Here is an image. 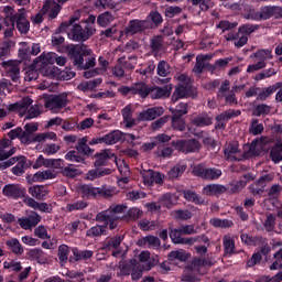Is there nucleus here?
<instances>
[{
    "mask_svg": "<svg viewBox=\"0 0 282 282\" xmlns=\"http://www.w3.org/2000/svg\"><path fill=\"white\" fill-rule=\"evenodd\" d=\"M15 165L12 167L11 171L13 175L20 177V175H23V173H25V169H28V159L25 156H15Z\"/></svg>",
    "mask_w": 282,
    "mask_h": 282,
    "instance_id": "b1692460",
    "label": "nucleus"
},
{
    "mask_svg": "<svg viewBox=\"0 0 282 282\" xmlns=\"http://www.w3.org/2000/svg\"><path fill=\"white\" fill-rule=\"evenodd\" d=\"M132 94H138L141 96V98H147V96L150 94L149 86L147 84H137L132 87Z\"/></svg>",
    "mask_w": 282,
    "mask_h": 282,
    "instance_id": "de8ad7c7",
    "label": "nucleus"
},
{
    "mask_svg": "<svg viewBox=\"0 0 282 282\" xmlns=\"http://www.w3.org/2000/svg\"><path fill=\"white\" fill-rule=\"evenodd\" d=\"M74 257L76 261H87V259H91L94 257V251L91 250H74Z\"/></svg>",
    "mask_w": 282,
    "mask_h": 282,
    "instance_id": "5fc2aeb1",
    "label": "nucleus"
},
{
    "mask_svg": "<svg viewBox=\"0 0 282 282\" xmlns=\"http://www.w3.org/2000/svg\"><path fill=\"white\" fill-rule=\"evenodd\" d=\"M42 10L44 14H47L48 19H56L62 7L56 2V0H46Z\"/></svg>",
    "mask_w": 282,
    "mask_h": 282,
    "instance_id": "a211bd4d",
    "label": "nucleus"
},
{
    "mask_svg": "<svg viewBox=\"0 0 282 282\" xmlns=\"http://www.w3.org/2000/svg\"><path fill=\"white\" fill-rule=\"evenodd\" d=\"M127 210L124 205H111L107 210L100 212L96 215V221L104 225H97L87 230V237H101L107 235V226L109 230H116L122 220V213Z\"/></svg>",
    "mask_w": 282,
    "mask_h": 282,
    "instance_id": "f257e3e1",
    "label": "nucleus"
},
{
    "mask_svg": "<svg viewBox=\"0 0 282 282\" xmlns=\"http://www.w3.org/2000/svg\"><path fill=\"white\" fill-rule=\"evenodd\" d=\"M59 151L61 145L56 143H46L42 149V153H44V155H56Z\"/></svg>",
    "mask_w": 282,
    "mask_h": 282,
    "instance_id": "603ef678",
    "label": "nucleus"
},
{
    "mask_svg": "<svg viewBox=\"0 0 282 282\" xmlns=\"http://www.w3.org/2000/svg\"><path fill=\"white\" fill-rule=\"evenodd\" d=\"M158 74L163 78H166V76L171 74V66L169 65V63L164 61L160 62L158 65Z\"/></svg>",
    "mask_w": 282,
    "mask_h": 282,
    "instance_id": "4d7b16f0",
    "label": "nucleus"
},
{
    "mask_svg": "<svg viewBox=\"0 0 282 282\" xmlns=\"http://www.w3.org/2000/svg\"><path fill=\"white\" fill-rule=\"evenodd\" d=\"M30 259L37 261L39 263H45L47 261V254L39 248L31 249L29 251Z\"/></svg>",
    "mask_w": 282,
    "mask_h": 282,
    "instance_id": "72a5a7b5",
    "label": "nucleus"
},
{
    "mask_svg": "<svg viewBox=\"0 0 282 282\" xmlns=\"http://www.w3.org/2000/svg\"><path fill=\"white\" fill-rule=\"evenodd\" d=\"M176 148L183 153H195L196 151H199V149H202V144L195 139L187 141L182 140L176 143Z\"/></svg>",
    "mask_w": 282,
    "mask_h": 282,
    "instance_id": "dca6fc26",
    "label": "nucleus"
},
{
    "mask_svg": "<svg viewBox=\"0 0 282 282\" xmlns=\"http://www.w3.org/2000/svg\"><path fill=\"white\" fill-rule=\"evenodd\" d=\"M37 61L42 63V65H54L56 63V53H44L37 57Z\"/></svg>",
    "mask_w": 282,
    "mask_h": 282,
    "instance_id": "8fccbe9b",
    "label": "nucleus"
},
{
    "mask_svg": "<svg viewBox=\"0 0 282 282\" xmlns=\"http://www.w3.org/2000/svg\"><path fill=\"white\" fill-rule=\"evenodd\" d=\"M112 22H113V15H111V13L109 12H105L100 14L97 19V23L101 28H107V25H109V23H112Z\"/></svg>",
    "mask_w": 282,
    "mask_h": 282,
    "instance_id": "6e6d98bb",
    "label": "nucleus"
},
{
    "mask_svg": "<svg viewBox=\"0 0 282 282\" xmlns=\"http://www.w3.org/2000/svg\"><path fill=\"white\" fill-rule=\"evenodd\" d=\"M138 246H145L148 248H158L160 246V239L153 236H147L138 241Z\"/></svg>",
    "mask_w": 282,
    "mask_h": 282,
    "instance_id": "e433bc0d",
    "label": "nucleus"
},
{
    "mask_svg": "<svg viewBox=\"0 0 282 282\" xmlns=\"http://www.w3.org/2000/svg\"><path fill=\"white\" fill-rule=\"evenodd\" d=\"M105 144H116L122 140V132L120 130L111 131L104 135Z\"/></svg>",
    "mask_w": 282,
    "mask_h": 282,
    "instance_id": "c9c22d12",
    "label": "nucleus"
},
{
    "mask_svg": "<svg viewBox=\"0 0 282 282\" xmlns=\"http://www.w3.org/2000/svg\"><path fill=\"white\" fill-rule=\"evenodd\" d=\"M203 193L204 195H221L223 193H226V186L217 184L206 185L203 188Z\"/></svg>",
    "mask_w": 282,
    "mask_h": 282,
    "instance_id": "c756f323",
    "label": "nucleus"
},
{
    "mask_svg": "<svg viewBox=\"0 0 282 282\" xmlns=\"http://www.w3.org/2000/svg\"><path fill=\"white\" fill-rule=\"evenodd\" d=\"M210 55H197L196 57V65L194 66V74H202L204 72V67L208 65V59Z\"/></svg>",
    "mask_w": 282,
    "mask_h": 282,
    "instance_id": "7c9ffc66",
    "label": "nucleus"
},
{
    "mask_svg": "<svg viewBox=\"0 0 282 282\" xmlns=\"http://www.w3.org/2000/svg\"><path fill=\"white\" fill-rule=\"evenodd\" d=\"M274 259L275 261L270 265V270H279V268H282V249L274 254Z\"/></svg>",
    "mask_w": 282,
    "mask_h": 282,
    "instance_id": "774afa93",
    "label": "nucleus"
},
{
    "mask_svg": "<svg viewBox=\"0 0 282 282\" xmlns=\"http://www.w3.org/2000/svg\"><path fill=\"white\" fill-rule=\"evenodd\" d=\"M2 67L7 73V76H9V78H11L13 83H17V80H19V77L21 75V68H19V62L17 61L3 62Z\"/></svg>",
    "mask_w": 282,
    "mask_h": 282,
    "instance_id": "ddd939ff",
    "label": "nucleus"
},
{
    "mask_svg": "<svg viewBox=\"0 0 282 282\" xmlns=\"http://www.w3.org/2000/svg\"><path fill=\"white\" fill-rule=\"evenodd\" d=\"M184 171H186V166L184 164H176L169 172V177L171 180H177V177H180L184 174Z\"/></svg>",
    "mask_w": 282,
    "mask_h": 282,
    "instance_id": "3c124183",
    "label": "nucleus"
},
{
    "mask_svg": "<svg viewBox=\"0 0 282 282\" xmlns=\"http://www.w3.org/2000/svg\"><path fill=\"white\" fill-rule=\"evenodd\" d=\"M74 21L76 20L72 18L68 22H63L58 28L59 32H66L70 41H87L96 34V29L91 26L83 29L79 24H74Z\"/></svg>",
    "mask_w": 282,
    "mask_h": 282,
    "instance_id": "f03ea898",
    "label": "nucleus"
},
{
    "mask_svg": "<svg viewBox=\"0 0 282 282\" xmlns=\"http://www.w3.org/2000/svg\"><path fill=\"white\" fill-rule=\"evenodd\" d=\"M182 195L186 202H193L194 204H198L199 206L206 204V202L197 195V193L191 191V189H183Z\"/></svg>",
    "mask_w": 282,
    "mask_h": 282,
    "instance_id": "393cba45",
    "label": "nucleus"
},
{
    "mask_svg": "<svg viewBox=\"0 0 282 282\" xmlns=\"http://www.w3.org/2000/svg\"><path fill=\"white\" fill-rule=\"evenodd\" d=\"M172 127L176 131H184L186 129V122L181 117H172Z\"/></svg>",
    "mask_w": 282,
    "mask_h": 282,
    "instance_id": "e2e57ef3",
    "label": "nucleus"
},
{
    "mask_svg": "<svg viewBox=\"0 0 282 282\" xmlns=\"http://www.w3.org/2000/svg\"><path fill=\"white\" fill-rule=\"evenodd\" d=\"M209 224L214 226V228H232L234 226L232 220L219 218H212Z\"/></svg>",
    "mask_w": 282,
    "mask_h": 282,
    "instance_id": "c03bdc74",
    "label": "nucleus"
},
{
    "mask_svg": "<svg viewBox=\"0 0 282 282\" xmlns=\"http://www.w3.org/2000/svg\"><path fill=\"white\" fill-rule=\"evenodd\" d=\"M280 11L279 7H263L259 11L258 21H268V19H272V17L279 19Z\"/></svg>",
    "mask_w": 282,
    "mask_h": 282,
    "instance_id": "412c9836",
    "label": "nucleus"
},
{
    "mask_svg": "<svg viewBox=\"0 0 282 282\" xmlns=\"http://www.w3.org/2000/svg\"><path fill=\"white\" fill-rule=\"evenodd\" d=\"M18 224L23 230H32L37 224H41V215L32 212L29 217L19 218Z\"/></svg>",
    "mask_w": 282,
    "mask_h": 282,
    "instance_id": "f8f14e48",
    "label": "nucleus"
},
{
    "mask_svg": "<svg viewBox=\"0 0 282 282\" xmlns=\"http://www.w3.org/2000/svg\"><path fill=\"white\" fill-rule=\"evenodd\" d=\"M265 144H268V138H260L251 142L250 145L245 147L247 158L250 155H259L261 151H265Z\"/></svg>",
    "mask_w": 282,
    "mask_h": 282,
    "instance_id": "9b49d317",
    "label": "nucleus"
},
{
    "mask_svg": "<svg viewBox=\"0 0 282 282\" xmlns=\"http://www.w3.org/2000/svg\"><path fill=\"white\" fill-rule=\"evenodd\" d=\"M270 158L272 162H274V164H279V162H282V141H278L272 148Z\"/></svg>",
    "mask_w": 282,
    "mask_h": 282,
    "instance_id": "2f4dec72",
    "label": "nucleus"
},
{
    "mask_svg": "<svg viewBox=\"0 0 282 282\" xmlns=\"http://www.w3.org/2000/svg\"><path fill=\"white\" fill-rule=\"evenodd\" d=\"M29 193L34 197V199L43 200L47 197L50 191H47V187L43 185H34L29 187Z\"/></svg>",
    "mask_w": 282,
    "mask_h": 282,
    "instance_id": "5701e85b",
    "label": "nucleus"
},
{
    "mask_svg": "<svg viewBox=\"0 0 282 282\" xmlns=\"http://www.w3.org/2000/svg\"><path fill=\"white\" fill-rule=\"evenodd\" d=\"M14 23L21 34H28L30 32V21L25 18V9H20L14 17Z\"/></svg>",
    "mask_w": 282,
    "mask_h": 282,
    "instance_id": "2eb2a0df",
    "label": "nucleus"
},
{
    "mask_svg": "<svg viewBox=\"0 0 282 282\" xmlns=\"http://www.w3.org/2000/svg\"><path fill=\"white\" fill-rule=\"evenodd\" d=\"M279 87H281V83H276L273 86H269L264 89H262L257 97V100H268V98H270L271 95L274 94V91H276V89H279Z\"/></svg>",
    "mask_w": 282,
    "mask_h": 282,
    "instance_id": "473e14b6",
    "label": "nucleus"
},
{
    "mask_svg": "<svg viewBox=\"0 0 282 282\" xmlns=\"http://www.w3.org/2000/svg\"><path fill=\"white\" fill-rule=\"evenodd\" d=\"M113 158V153L109 150H104L97 154V160L95 161V166H104L107 160H111Z\"/></svg>",
    "mask_w": 282,
    "mask_h": 282,
    "instance_id": "a19ab883",
    "label": "nucleus"
},
{
    "mask_svg": "<svg viewBox=\"0 0 282 282\" xmlns=\"http://www.w3.org/2000/svg\"><path fill=\"white\" fill-rule=\"evenodd\" d=\"M160 116H164V108L163 107H152L145 110H142L137 120L139 122H149L151 120H155V118H160Z\"/></svg>",
    "mask_w": 282,
    "mask_h": 282,
    "instance_id": "9d476101",
    "label": "nucleus"
},
{
    "mask_svg": "<svg viewBox=\"0 0 282 282\" xmlns=\"http://www.w3.org/2000/svg\"><path fill=\"white\" fill-rule=\"evenodd\" d=\"M102 83V78H96L89 82H83L80 84L82 89H96L98 87V85H100Z\"/></svg>",
    "mask_w": 282,
    "mask_h": 282,
    "instance_id": "680f3d73",
    "label": "nucleus"
},
{
    "mask_svg": "<svg viewBox=\"0 0 282 282\" xmlns=\"http://www.w3.org/2000/svg\"><path fill=\"white\" fill-rule=\"evenodd\" d=\"M122 236H115L105 242L102 246V250L109 252V250H118L120 248V243H122Z\"/></svg>",
    "mask_w": 282,
    "mask_h": 282,
    "instance_id": "c85d7f7f",
    "label": "nucleus"
},
{
    "mask_svg": "<svg viewBox=\"0 0 282 282\" xmlns=\"http://www.w3.org/2000/svg\"><path fill=\"white\" fill-rule=\"evenodd\" d=\"M147 21L148 23L151 21L153 25H160V23H162V14H160L158 11H151L147 18Z\"/></svg>",
    "mask_w": 282,
    "mask_h": 282,
    "instance_id": "0e129e2a",
    "label": "nucleus"
},
{
    "mask_svg": "<svg viewBox=\"0 0 282 282\" xmlns=\"http://www.w3.org/2000/svg\"><path fill=\"white\" fill-rule=\"evenodd\" d=\"M121 116L123 118V123L126 127L128 128L135 127L137 120L133 119V107H131V105L126 106L121 110Z\"/></svg>",
    "mask_w": 282,
    "mask_h": 282,
    "instance_id": "4be33fe9",
    "label": "nucleus"
},
{
    "mask_svg": "<svg viewBox=\"0 0 282 282\" xmlns=\"http://www.w3.org/2000/svg\"><path fill=\"white\" fill-rule=\"evenodd\" d=\"M192 96H197V89L193 85L178 84L172 95V101L177 102L181 98H191Z\"/></svg>",
    "mask_w": 282,
    "mask_h": 282,
    "instance_id": "423d86ee",
    "label": "nucleus"
},
{
    "mask_svg": "<svg viewBox=\"0 0 282 282\" xmlns=\"http://www.w3.org/2000/svg\"><path fill=\"white\" fill-rule=\"evenodd\" d=\"M172 117L182 118V116H186L188 113V104H178L176 108H170Z\"/></svg>",
    "mask_w": 282,
    "mask_h": 282,
    "instance_id": "37998d69",
    "label": "nucleus"
},
{
    "mask_svg": "<svg viewBox=\"0 0 282 282\" xmlns=\"http://www.w3.org/2000/svg\"><path fill=\"white\" fill-rule=\"evenodd\" d=\"M188 253L184 250H175L169 253V261H186Z\"/></svg>",
    "mask_w": 282,
    "mask_h": 282,
    "instance_id": "49530a36",
    "label": "nucleus"
},
{
    "mask_svg": "<svg viewBox=\"0 0 282 282\" xmlns=\"http://www.w3.org/2000/svg\"><path fill=\"white\" fill-rule=\"evenodd\" d=\"M159 204L161 206H164L165 208H171V206H174V204H177V197L173 194H164L160 199Z\"/></svg>",
    "mask_w": 282,
    "mask_h": 282,
    "instance_id": "ea45409f",
    "label": "nucleus"
},
{
    "mask_svg": "<svg viewBox=\"0 0 282 282\" xmlns=\"http://www.w3.org/2000/svg\"><path fill=\"white\" fill-rule=\"evenodd\" d=\"M2 193L6 195V197H12L13 199H19V197H26L25 188L17 184L6 185L2 189Z\"/></svg>",
    "mask_w": 282,
    "mask_h": 282,
    "instance_id": "f3484780",
    "label": "nucleus"
},
{
    "mask_svg": "<svg viewBox=\"0 0 282 282\" xmlns=\"http://www.w3.org/2000/svg\"><path fill=\"white\" fill-rule=\"evenodd\" d=\"M11 111H15V109H28V118L32 120L33 118H39L40 113H43L41 106L35 104L32 106V100L30 98H23L22 101L18 104H13L9 106Z\"/></svg>",
    "mask_w": 282,
    "mask_h": 282,
    "instance_id": "20e7f679",
    "label": "nucleus"
},
{
    "mask_svg": "<svg viewBox=\"0 0 282 282\" xmlns=\"http://www.w3.org/2000/svg\"><path fill=\"white\" fill-rule=\"evenodd\" d=\"M58 259L62 263H65L69 259V247L61 245L58 247Z\"/></svg>",
    "mask_w": 282,
    "mask_h": 282,
    "instance_id": "052dcab7",
    "label": "nucleus"
},
{
    "mask_svg": "<svg viewBox=\"0 0 282 282\" xmlns=\"http://www.w3.org/2000/svg\"><path fill=\"white\" fill-rule=\"evenodd\" d=\"M192 124H195L196 127H208L209 124H213V119L208 116L198 115L192 119Z\"/></svg>",
    "mask_w": 282,
    "mask_h": 282,
    "instance_id": "79ce46f5",
    "label": "nucleus"
},
{
    "mask_svg": "<svg viewBox=\"0 0 282 282\" xmlns=\"http://www.w3.org/2000/svg\"><path fill=\"white\" fill-rule=\"evenodd\" d=\"M45 107L53 113H61V109H65V107H67V95L61 94L48 98L45 101Z\"/></svg>",
    "mask_w": 282,
    "mask_h": 282,
    "instance_id": "39448f33",
    "label": "nucleus"
},
{
    "mask_svg": "<svg viewBox=\"0 0 282 282\" xmlns=\"http://www.w3.org/2000/svg\"><path fill=\"white\" fill-rule=\"evenodd\" d=\"M56 174L52 170L39 171L32 176V182H45L47 180H54Z\"/></svg>",
    "mask_w": 282,
    "mask_h": 282,
    "instance_id": "a878e982",
    "label": "nucleus"
},
{
    "mask_svg": "<svg viewBox=\"0 0 282 282\" xmlns=\"http://www.w3.org/2000/svg\"><path fill=\"white\" fill-rule=\"evenodd\" d=\"M74 64L79 69H89L96 65V57L91 55V50L85 44H79L73 48Z\"/></svg>",
    "mask_w": 282,
    "mask_h": 282,
    "instance_id": "7ed1b4c3",
    "label": "nucleus"
},
{
    "mask_svg": "<svg viewBox=\"0 0 282 282\" xmlns=\"http://www.w3.org/2000/svg\"><path fill=\"white\" fill-rule=\"evenodd\" d=\"M105 175H111V170L109 169H95L89 170L86 174V180L94 182V180H98V177H105Z\"/></svg>",
    "mask_w": 282,
    "mask_h": 282,
    "instance_id": "bb28decb",
    "label": "nucleus"
},
{
    "mask_svg": "<svg viewBox=\"0 0 282 282\" xmlns=\"http://www.w3.org/2000/svg\"><path fill=\"white\" fill-rule=\"evenodd\" d=\"M7 246L10 248L11 252L14 254H23V246L17 238H11L7 240Z\"/></svg>",
    "mask_w": 282,
    "mask_h": 282,
    "instance_id": "58836bf2",
    "label": "nucleus"
},
{
    "mask_svg": "<svg viewBox=\"0 0 282 282\" xmlns=\"http://www.w3.org/2000/svg\"><path fill=\"white\" fill-rule=\"evenodd\" d=\"M223 243L226 254H232L235 252V238L231 235H225Z\"/></svg>",
    "mask_w": 282,
    "mask_h": 282,
    "instance_id": "4c0bfd02",
    "label": "nucleus"
},
{
    "mask_svg": "<svg viewBox=\"0 0 282 282\" xmlns=\"http://www.w3.org/2000/svg\"><path fill=\"white\" fill-rule=\"evenodd\" d=\"M43 76H46V78H61V74H63L61 72V68L56 67V66H50L45 69L42 70Z\"/></svg>",
    "mask_w": 282,
    "mask_h": 282,
    "instance_id": "a18cd8bd",
    "label": "nucleus"
},
{
    "mask_svg": "<svg viewBox=\"0 0 282 282\" xmlns=\"http://www.w3.org/2000/svg\"><path fill=\"white\" fill-rule=\"evenodd\" d=\"M246 43H248V35H243L242 33H236L235 34V46L236 47H243V45H246Z\"/></svg>",
    "mask_w": 282,
    "mask_h": 282,
    "instance_id": "69168bd1",
    "label": "nucleus"
},
{
    "mask_svg": "<svg viewBox=\"0 0 282 282\" xmlns=\"http://www.w3.org/2000/svg\"><path fill=\"white\" fill-rule=\"evenodd\" d=\"M149 28H153V24L149 20H131L124 32L128 36H133V34H140L144 30H149Z\"/></svg>",
    "mask_w": 282,
    "mask_h": 282,
    "instance_id": "0eeeda50",
    "label": "nucleus"
},
{
    "mask_svg": "<svg viewBox=\"0 0 282 282\" xmlns=\"http://www.w3.org/2000/svg\"><path fill=\"white\" fill-rule=\"evenodd\" d=\"M193 174L203 177V180H219L221 170L215 167L204 169V165H196L193 169Z\"/></svg>",
    "mask_w": 282,
    "mask_h": 282,
    "instance_id": "6e6552de",
    "label": "nucleus"
},
{
    "mask_svg": "<svg viewBox=\"0 0 282 282\" xmlns=\"http://www.w3.org/2000/svg\"><path fill=\"white\" fill-rule=\"evenodd\" d=\"M79 193L82 194V197H86L89 199V197H98V187H94L91 185H83L79 188Z\"/></svg>",
    "mask_w": 282,
    "mask_h": 282,
    "instance_id": "f704fd0d",
    "label": "nucleus"
},
{
    "mask_svg": "<svg viewBox=\"0 0 282 282\" xmlns=\"http://www.w3.org/2000/svg\"><path fill=\"white\" fill-rule=\"evenodd\" d=\"M172 217H175V219H191V217H193V214H191L188 209H178L172 212Z\"/></svg>",
    "mask_w": 282,
    "mask_h": 282,
    "instance_id": "338daca9",
    "label": "nucleus"
},
{
    "mask_svg": "<svg viewBox=\"0 0 282 282\" xmlns=\"http://www.w3.org/2000/svg\"><path fill=\"white\" fill-rule=\"evenodd\" d=\"M237 116H241V111L239 110H227L216 117V120L218 122H221V120H230V118H237Z\"/></svg>",
    "mask_w": 282,
    "mask_h": 282,
    "instance_id": "864d4df0",
    "label": "nucleus"
},
{
    "mask_svg": "<svg viewBox=\"0 0 282 282\" xmlns=\"http://www.w3.org/2000/svg\"><path fill=\"white\" fill-rule=\"evenodd\" d=\"M150 96L153 99H158V98H169V96H171V91L169 90L167 86L164 87H154L152 89H150Z\"/></svg>",
    "mask_w": 282,
    "mask_h": 282,
    "instance_id": "cd10ccee",
    "label": "nucleus"
},
{
    "mask_svg": "<svg viewBox=\"0 0 282 282\" xmlns=\"http://www.w3.org/2000/svg\"><path fill=\"white\" fill-rule=\"evenodd\" d=\"M142 178L145 186H153V184H162L164 182V175L152 170L143 171Z\"/></svg>",
    "mask_w": 282,
    "mask_h": 282,
    "instance_id": "4468645a",
    "label": "nucleus"
},
{
    "mask_svg": "<svg viewBox=\"0 0 282 282\" xmlns=\"http://www.w3.org/2000/svg\"><path fill=\"white\" fill-rule=\"evenodd\" d=\"M182 230L178 229H172L170 232V238L172 239L173 243H182L183 246H193L197 238H184L182 237Z\"/></svg>",
    "mask_w": 282,
    "mask_h": 282,
    "instance_id": "6ab92c4d",
    "label": "nucleus"
},
{
    "mask_svg": "<svg viewBox=\"0 0 282 282\" xmlns=\"http://www.w3.org/2000/svg\"><path fill=\"white\" fill-rule=\"evenodd\" d=\"M23 202L26 206L34 210H40V213H52V205L47 203H39L30 196L24 197Z\"/></svg>",
    "mask_w": 282,
    "mask_h": 282,
    "instance_id": "aec40b11",
    "label": "nucleus"
},
{
    "mask_svg": "<svg viewBox=\"0 0 282 282\" xmlns=\"http://www.w3.org/2000/svg\"><path fill=\"white\" fill-rule=\"evenodd\" d=\"M84 208H87V203L85 200H77L66 205V210H68V213H73V210H83Z\"/></svg>",
    "mask_w": 282,
    "mask_h": 282,
    "instance_id": "13d9d810",
    "label": "nucleus"
},
{
    "mask_svg": "<svg viewBox=\"0 0 282 282\" xmlns=\"http://www.w3.org/2000/svg\"><path fill=\"white\" fill-rule=\"evenodd\" d=\"M225 155L227 160H230L231 162H241V160H246V154L241 152L239 149V142L237 141L229 143L225 148Z\"/></svg>",
    "mask_w": 282,
    "mask_h": 282,
    "instance_id": "1a4fd4ad",
    "label": "nucleus"
},
{
    "mask_svg": "<svg viewBox=\"0 0 282 282\" xmlns=\"http://www.w3.org/2000/svg\"><path fill=\"white\" fill-rule=\"evenodd\" d=\"M263 123H260L259 120H253L250 124L249 131L252 135H259L263 133Z\"/></svg>",
    "mask_w": 282,
    "mask_h": 282,
    "instance_id": "bf43d9fd",
    "label": "nucleus"
},
{
    "mask_svg": "<svg viewBox=\"0 0 282 282\" xmlns=\"http://www.w3.org/2000/svg\"><path fill=\"white\" fill-rule=\"evenodd\" d=\"M98 188V197H105L106 199H109V197H113L118 192H116V187L111 186H102L97 187Z\"/></svg>",
    "mask_w": 282,
    "mask_h": 282,
    "instance_id": "09e8293b",
    "label": "nucleus"
}]
</instances>
